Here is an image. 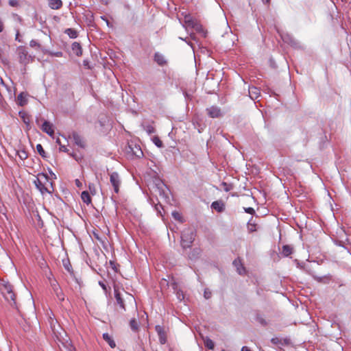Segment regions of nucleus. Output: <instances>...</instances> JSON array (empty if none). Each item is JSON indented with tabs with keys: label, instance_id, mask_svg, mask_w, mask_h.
Wrapping results in <instances>:
<instances>
[{
	"label": "nucleus",
	"instance_id": "f257e3e1",
	"mask_svg": "<svg viewBox=\"0 0 351 351\" xmlns=\"http://www.w3.org/2000/svg\"><path fill=\"white\" fill-rule=\"evenodd\" d=\"M34 184L43 195L45 193L51 194L53 192V182L49 180V178L46 173H38L34 180Z\"/></svg>",
	"mask_w": 351,
	"mask_h": 351
},
{
	"label": "nucleus",
	"instance_id": "f03ea898",
	"mask_svg": "<svg viewBox=\"0 0 351 351\" xmlns=\"http://www.w3.org/2000/svg\"><path fill=\"white\" fill-rule=\"evenodd\" d=\"M0 291L5 299L10 304V305L16 308L18 306L16 302V295L13 291V286L4 279L0 280Z\"/></svg>",
	"mask_w": 351,
	"mask_h": 351
},
{
	"label": "nucleus",
	"instance_id": "7ed1b4c3",
	"mask_svg": "<svg viewBox=\"0 0 351 351\" xmlns=\"http://www.w3.org/2000/svg\"><path fill=\"white\" fill-rule=\"evenodd\" d=\"M196 236L195 230L193 228H185L181 233V245L184 249L191 247Z\"/></svg>",
	"mask_w": 351,
	"mask_h": 351
},
{
	"label": "nucleus",
	"instance_id": "20e7f679",
	"mask_svg": "<svg viewBox=\"0 0 351 351\" xmlns=\"http://www.w3.org/2000/svg\"><path fill=\"white\" fill-rule=\"evenodd\" d=\"M125 151L128 154L134 156L136 158H141L143 155L141 147L133 143H128V146L125 147Z\"/></svg>",
	"mask_w": 351,
	"mask_h": 351
},
{
	"label": "nucleus",
	"instance_id": "39448f33",
	"mask_svg": "<svg viewBox=\"0 0 351 351\" xmlns=\"http://www.w3.org/2000/svg\"><path fill=\"white\" fill-rule=\"evenodd\" d=\"M110 182L113 186L114 192L118 193L119 191V186L121 184V179L117 172H112L110 173Z\"/></svg>",
	"mask_w": 351,
	"mask_h": 351
},
{
	"label": "nucleus",
	"instance_id": "423d86ee",
	"mask_svg": "<svg viewBox=\"0 0 351 351\" xmlns=\"http://www.w3.org/2000/svg\"><path fill=\"white\" fill-rule=\"evenodd\" d=\"M279 34L280 36V38L283 40V42L287 43L288 45H290L293 47H297L298 45V41L289 34L285 33V32H279Z\"/></svg>",
	"mask_w": 351,
	"mask_h": 351
},
{
	"label": "nucleus",
	"instance_id": "0eeeda50",
	"mask_svg": "<svg viewBox=\"0 0 351 351\" xmlns=\"http://www.w3.org/2000/svg\"><path fill=\"white\" fill-rule=\"evenodd\" d=\"M155 330L158 335L160 343L165 344L167 342V335L165 328L160 325H157Z\"/></svg>",
	"mask_w": 351,
	"mask_h": 351
},
{
	"label": "nucleus",
	"instance_id": "6e6552de",
	"mask_svg": "<svg viewBox=\"0 0 351 351\" xmlns=\"http://www.w3.org/2000/svg\"><path fill=\"white\" fill-rule=\"evenodd\" d=\"M41 130L47 133L50 136H53L54 134V130L53 128V125L49 122L48 121H43V124L40 126Z\"/></svg>",
	"mask_w": 351,
	"mask_h": 351
},
{
	"label": "nucleus",
	"instance_id": "1a4fd4ad",
	"mask_svg": "<svg viewBox=\"0 0 351 351\" xmlns=\"http://www.w3.org/2000/svg\"><path fill=\"white\" fill-rule=\"evenodd\" d=\"M208 116L211 118H219L222 116L221 109L217 106H211L206 109Z\"/></svg>",
	"mask_w": 351,
	"mask_h": 351
},
{
	"label": "nucleus",
	"instance_id": "9d476101",
	"mask_svg": "<svg viewBox=\"0 0 351 351\" xmlns=\"http://www.w3.org/2000/svg\"><path fill=\"white\" fill-rule=\"evenodd\" d=\"M51 287L53 288V292L56 295L58 299L62 302L64 300V295L62 292V289L60 287L59 285L56 282H51Z\"/></svg>",
	"mask_w": 351,
	"mask_h": 351
},
{
	"label": "nucleus",
	"instance_id": "9b49d317",
	"mask_svg": "<svg viewBox=\"0 0 351 351\" xmlns=\"http://www.w3.org/2000/svg\"><path fill=\"white\" fill-rule=\"evenodd\" d=\"M19 58L21 63L26 64L29 62L30 56L25 49H19Z\"/></svg>",
	"mask_w": 351,
	"mask_h": 351
},
{
	"label": "nucleus",
	"instance_id": "f8f14e48",
	"mask_svg": "<svg viewBox=\"0 0 351 351\" xmlns=\"http://www.w3.org/2000/svg\"><path fill=\"white\" fill-rule=\"evenodd\" d=\"M73 138L74 143L75 145L79 146L80 147L84 148L85 147V142L84 141L83 138L75 132H72L71 135L70 136Z\"/></svg>",
	"mask_w": 351,
	"mask_h": 351
},
{
	"label": "nucleus",
	"instance_id": "ddd939ff",
	"mask_svg": "<svg viewBox=\"0 0 351 351\" xmlns=\"http://www.w3.org/2000/svg\"><path fill=\"white\" fill-rule=\"evenodd\" d=\"M114 297L116 298L117 304L120 306L121 308L125 310V307L124 304V298L116 287H114Z\"/></svg>",
	"mask_w": 351,
	"mask_h": 351
},
{
	"label": "nucleus",
	"instance_id": "4468645a",
	"mask_svg": "<svg viewBox=\"0 0 351 351\" xmlns=\"http://www.w3.org/2000/svg\"><path fill=\"white\" fill-rule=\"evenodd\" d=\"M211 208L219 213H221L225 209V205L222 201H215L212 203Z\"/></svg>",
	"mask_w": 351,
	"mask_h": 351
},
{
	"label": "nucleus",
	"instance_id": "2eb2a0df",
	"mask_svg": "<svg viewBox=\"0 0 351 351\" xmlns=\"http://www.w3.org/2000/svg\"><path fill=\"white\" fill-rule=\"evenodd\" d=\"M293 247L290 245H284L282 247L281 254L285 256H289L291 254L293 253Z\"/></svg>",
	"mask_w": 351,
	"mask_h": 351
},
{
	"label": "nucleus",
	"instance_id": "dca6fc26",
	"mask_svg": "<svg viewBox=\"0 0 351 351\" xmlns=\"http://www.w3.org/2000/svg\"><path fill=\"white\" fill-rule=\"evenodd\" d=\"M48 5L53 10H58L62 6V1L61 0H49Z\"/></svg>",
	"mask_w": 351,
	"mask_h": 351
},
{
	"label": "nucleus",
	"instance_id": "f3484780",
	"mask_svg": "<svg viewBox=\"0 0 351 351\" xmlns=\"http://www.w3.org/2000/svg\"><path fill=\"white\" fill-rule=\"evenodd\" d=\"M154 61L160 66H163L167 62L164 56L158 52L154 54Z\"/></svg>",
	"mask_w": 351,
	"mask_h": 351
},
{
	"label": "nucleus",
	"instance_id": "a211bd4d",
	"mask_svg": "<svg viewBox=\"0 0 351 351\" xmlns=\"http://www.w3.org/2000/svg\"><path fill=\"white\" fill-rule=\"evenodd\" d=\"M71 49L77 56H81L82 55V49L80 43L77 42L73 43Z\"/></svg>",
	"mask_w": 351,
	"mask_h": 351
},
{
	"label": "nucleus",
	"instance_id": "6ab92c4d",
	"mask_svg": "<svg viewBox=\"0 0 351 351\" xmlns=\"http://www.w3.org/2000/svg\"><path fill=\"white\" fill-rule=\"evenodd\" d=\"M259 95L260 91L256 87L252 86L249 88V95L252 99H256Z\"/></svg>",
	"mask_w": 351,
	"mask_h": 351
},
{
	"label": "nucleus",
	"instance_id": "aec40b11",
	"mask_svg": "<svg viewBox=\"0 0 351 351\" xmlns=\"http://www.w3.org/2000/svg\"><path fill=\"white\" fill-rule=\"evenodd\" d=\"M17 101L19 106H23L27 103V99L26 98V95L24 93H21L17 96Z\"/></svg>",
	"mask_w": 351,
	"mask_h": 351
},
{
	"label": "nucleus",
	"instance_id": "412c9836",
	"mask_svg": "<svg viewBox=\"0 0 351 351\" xmlns=\"http://www.w3.org/2000/svg\"><path fill=\"white\" fill-rule=\"evenodd\" d=\"M103 338L108 343L110 348H114L116 347V343L112 339V338L110 336L109 334L104 333Z\"/></svg>",
	"mask_w": 351,
	"mask_h": 351
},
{
	"label": "nucleus",
	"instance_id": "4be33fe9",
	"mask_svg": "<svg viewBox=\"0 0 351 351\" xmlns=\"http://www.w3.org/2000/svg\"><path fill=\"white\" fill-rule=\"evenodd\" d=\"M81 198L86 204H89L91 202V197L88 191H83L81 194Z\"/></svg>",
	"mask_w": 351,
	"mask_h": 351
},
{
	"label": "nucleus",
	"instance_id": "5701e85b",
	"mask_svg": "<svg viewBox=\"0 0 351 351\" xmlns=\"http://www.w3.org/2000/svg\"><path fill=\"white\" fill-rule=\"evenodd\" d=\"M233 264L235 267H237V271L239 274H242L244 273L245 268L243 267L239 260H234Z\"/></svg>",
	"mask_w": 351,
	"mask_h": 351
},
{
	"label": "nucleus",
	"instance_id": "b1692460",
	"mask_svg": "<svg viewBox=\"0 0 351 351\" xmlns=\"http://www.w3.org/2000/svg\"><path fill=\"white\" fill-rule=\"evenodd\" d=\"M204 346L209 350H213L215 348V343L212 339L208 337H206L204 339Z\"/></svg>",
	"mask_w": 351,
	"mask_h": 351
},
{
	"label": "nucleus",
	"instance_id": "393cba45",
	"mask_svg": "<svg viewBox=\"0 0 351 351\" xmlns=\"http://www.w3.org/2000/svg\"><path fill=\"white\" fill-rule=\"evenodd\" d=\"M130 326L131 328V329L134 331V332H137L138 330V322L136 321V319L133 318L130 320Z\"/></svg>",
	"mask_w": 351,
	"mask_h": 351
},
{
	"label": "nucleus",
	"instance_id": "a878e982",
	"mask_svg": "<svg viewBox=\"0 0 351 351\" xmlns=\"http://www.w3.org/2000/svg\"><path fill=\"white\" fill-rule=\"evenodd\" d=\"M65 33L71 38H75L77 36V31L71 28L66 29Z\"/></svg>",
	"mask_w": 351,
	"mask_h": 351
},
{
	"label": "nucleus",
	"instance_id": "bb28decb",
	"mask_svg": "<svg viewBox=\"0 0 351 351\" xmlns=\"http://www.w3.org/2000/svg\"><path fill=\"white\" fill-rule=\"evenodd\" d=\"M36 150L38 152V154L43 157L46 158V153L43 147V146L40 144H38L36 145Z\"/></svg>",
	"mask_w": 351,
	"mask_h": 351
},
{
	"label": "nucleus",
	"instance_id": "cd10ccee",
	"mask_svg": "<svg viewBox=\"0 0 351 351\" xmlns=\"http://www.w3.org/2000/svg\"><path fill=\"white\" fill-rule=\"evenodd\" d=\"M17 155L19 156V157L21 160H25V159H26V158H27V156H28L27 153L25 150H23V149H22V150H19V151L17 152Z\"/></svg>",
	"mask_w": 351,
	"mask_h": 351
},
{
	"label": "nucleus",
	"instance_id": "c85d7f7f",
	"mask_svg": "<svg viewBox=\"0 0 351 351\" xmlns=\"http://www.w3.org/2000/svg\"><path fill=\"white\" fill-rule=\"evenodd\" d=\"M153 142L158 147H163V143L158 136H154L153 138Z\"/></svg>",
	"mask_w": 351,
	"mask_h": 351
},
{
	"label": "nucleus",
	"instance_id": "c756f323",
	"mask_svg": "<svg viewBox=\"0 0 351 351\" xmlns=\"http://www.w3.org/2000/svg\"><path fill=\"white\" fill-rule=\"evenodd\" d=\"M8 4L11 7H19L20 6V0H9Z\"/></svg>",
	"mask_w": 351,
	"mask_h": 351
},
{
	"label": "nucleus",
	"instance_id": "7c9ffc66",
	"mask_svg": "<svg viewBox=\"0 0 351 351\" xmlns=\"http://www.w3.org/2000/svg\"><path fill=\"white\" fill-rule=\"evenodd\" d=\"M172 216L176 220L182 221V215L178 212L173 211L172 213Z\"/></svg>",
	"mask_w": 351,
	"mask_h": 351
},
{
	"label": "nucleus",
	"instance_id": "2f4dec72",
	"mask_svg": "<svg viewBox=\"0 0 351 351\" xmlns=\"http://www.w3.org/2000/svg\"><path fill=\"white\" fill-rule=\"evenodd\" d=\"M63 265H64V268L68 271H71V269H72V267L69 263V261H63Z\"/></svg>",
	"mask_w": 351,
	"mask_h": 351
},
{
	"label": "nucleus",
	"instance_id": "473e14b6",
	"mask_svg": "<svg viewBox=\"0 0 351 351\" xmlns=\"http://www.w3.org/2000/svg\"><path fill=\"white\" fill-rule=\"evenodd\" d=\"M247 228L249 232H252L256 231V224L254 223H248Z\"/></svg>",
	"mask_w": 351,
	"mask_h": 351
},
{
	"label": "nucleus",
	"instance_id": "72a5a7b5",
	"mask_svg": "<svg viewBox=\"0 0 351 351\" xmlns=\"http://www.w3.org/2000/svg\"><path fill=\"white\" fill-rule=\"evenodd\" d=\"M145 130L149 134L155 132V128L149 125L146 126Z\"/></svg>",
	"mask_w": 351,
	"mask_h": 351
},
{
	"label": "nucleus",
	"instance_id": "f704fd0d",
	"mask_svg": "<svg viewBox=\"0 0 351 351\" xmlns=\"http://www.w3.org/2000/svg\"><path fill=\"white\" fill-rule=\"evenodd\" d=\"M212 295V293L210 290L208 289H206L204 290V296L206 299H209Z\"/></svg>",
	"mask_w": 351,
	"mask_h": 351
},
{
	"label": "nucleus",
	"instance_id": "c9c22d12",
	"mask_svg": "<svg viewBox=\"0 0 351 351\" xmlns=\"http://www.w3.org/2000/svg\"><path fill=\"white\" fill-rule=\"evenodd\" d=\"M199 249H195L193 250V252L191 255L189 256L190 258H193L195 257V256H198L199 254Z\"/></svg>",
	"mask_w": 351,
	"mask_h": 351
},
{
	"label": "nucleus",
	"instance_id": "e433bc0d",
	"mask_svg": "<svg viewBox=\"0 0 351 351\" xmlns=\"http://www.w3.org/2000/svg\"><path fill=\"white\" fill-rule=\"evenodd\" d=\"M245 211L247 213H249V214H251V215H253L255 213V210L253 208H251V207H249V208H245Z\"/></svg>",
	"mask_w": 351,
	"mask_h": 351
},
{
	"label": "nucleus",
	"instance_id": "4c0bfd02",
	"mask_svg": "<svg viewBox=\"0 0 351 351\" xmlns=\"http://www.w3.org/2000/svg\"><path fill=\"white\" fill-rule=\"evenodd\" d=\"M30 46L32 47H39L40 45L38 43V42L35 40H32L30 41V43H29Z\"/></svg>",
	"mask_w": 351,
	"mask_h": 351
},
{
	"label": "nucleus",
	"instance_id": "58836bf2",
	"mask_svg": "<svg viewBox=\"0 0 351 351\" xmlns=\"http://www.w3.org/2000/svg\"><path fill=\"white\" fill-rule=\"evenodd\" d=\"M185 22L189 26L194 27V22L191 19H189L187 17L185 18Z\"/></svg>",
	"mask_w": 351,
	"mask_h": 351
},
{
	"label": "nucleus",
	"instance_id": "ea45409f",
	"mask_svg": "<svg viewBox=\"0 0 351 351\" xmlns=\"http://www.w3.org/2000/svg\"><path fill=\"white\" fill-rule=\"evenodd\" d=\"M271 343H274V344H278V343H281V340H280L277 337H275V338H272L271 340Z\"/></svg>",
	"mask_w": 351,
	"mask_h": 351
},
{
	"label": "nucleus",
	"instance_id": "a19ab883",
	"mask_svg": "<svg viewBox=\"0 0 351 351\" xmlns=\"http://www.w3.org/2000/svg\"><path fill=\"white\" fill-rule=\"evenodd\" d=\"M60 151L69 153V149L64 145H60Z\"/></svg>",
	"mask_w": 351,
	"mask_h": 351
},
{
	"label": "nucleus",
	"instance_id": "79ce46f5",
	"mask_svg": "<svg viewBox=\"0 0 351 351\" xmlns=\"http://www.w3.org/2000/svg\"><path fill=\"white\" fill-rule=\"evenodd\" d=\"M99 285L102 287V289L106 292L107 291V287H106V284L102 282V281H99Z\"/></svg>",
	"mask_w": 351,
	"mask_h": 351
},
{
	"label": "nucleus",
	"instance_id": "37998d69",
	"mask_svg": "<svg viewBox=\"0 0 351 351\" xmlns=\"http://www.w3.org/2000/svg\"><path fill=\"white\" fill-rule=\"evenodd\" d=\"M280 343L282 344V345H288V344L290 343V339H287V338L284 339H283V342L281 341Z\"/></svg>",
	"mask_w": 351,
	"mask_h": 351
},
{
	"label": "nucleus",
	"instance_id": "c03bdc74",
	"mask_svg": "<svg viewBox=\"0 0 351 351\" xmlns=\"http://www.w3.org/2000/svg\"><path fill=\"white\" fill-rule=\"evenodd\" d=\"M75 184H76V186H77V187H79V188L82 187V182H81L78 179H76V180H75Z\"/></svg>",
	"mask_w": 351,
	"mask_h": 351
},
{
	"label": "nucleus",
	"instance_id": "a18cd8bd",
	"mask_svg": "<svg viewBox=\"0 0 351 351\" xmlns=\"http://www.w3.org/2000/svg\"><path fill=\"white\" fill-rule=\"evenodd\" d=\"M177 295H178V299L180 300H182L184 299V295L182 293V292L180 293L179 291L177 293Z\"/></svg>",
	"mask_w": 351,
	"mask_h": 351
},
{
	"label": "nucleus",
	"instance_id": "49530a36",
	"mask_svg": "<svg viewBox=\"0 0 351 351\" xmlns=\"http://www.w3.org/2000/svg\"><path fill=\"white\" fill-rule=\"evenodd\" d=\"M43 121V119L40 117H37L36 119V123L38 125H40V122Z\"/></svg>",
	"mask_w": 351,
	"mask_h": 351
},
{
	"label": "nucleus",
	"instance_id": "de8ad7c7",
	"mask_svg": "<svg viewBox=\"0 0 351 351\" xmlns=\"http://www.w3.org/2000/svg\"><path fill=\"white\" fill-rule=\"evenodd\" d=\"M125 295L127 296V298L128 300H134L133 296L132 295L128 294L127 292H125Z\"/></svg>",
	"mask_w": 351,
	"mask_h": 351
},
{
	"label": "nucleus",
	"instance_id": "09e8293b",
	"mask_svg": "<svg viewBox=\"0 0 351 351\" xmlns=\"http://www.w3.org/2000/svg\"><path fill=\"white\" fill-rule=\"evenodd\" d=\"M241 351H251L250 349L247 347V346H243L242 348H241Z\"/></svg>",
	"mask_w": 351,
	"mask_h": 351
},
{
	"label": "nucleus",
	"instance_id": "8fccbe9b",
	"mask_svg": "<svg viewBox=\"0 0 351 351\" xmlns=\"http://www.w3.org/2000/svg\"><path fill=\"white\" fill-rule=\"evenodd\" d=\"M73 158H75L76 160H78L80 158L77 156L75 154H69Z\"/></svg>",
	"mask_w": 351,
	"mask_h": 351
},
{
	"label": "nucleus",
	"instance_id": "3c124183",
	"mask_svg": "<svg viewBox=\"0 0 351 351\" xmlns=\"http://www.w3.org/2000/svg\"><path fill=\"white\" fill-rule=\"evenodd\" d=\"M222 184H223V186H226L225 190H226V191H229V189H228V186H228V184H227L226 182H223V183H222Z\"/></svg>",
	"mask_w": 351,
	"mask_h": 351
},
{
	"label": "nucleus",
	"instance_id": "603ef678",
	"mask_svg": "<svg viewBox=\"0 0 351 351\" xmlns=\"http://www.w3.org/2000/svg\"><path fill=\"white\" fill-rule=\"evenodd\" d=\"M56 143H58L59 145H62L59 138L56 139Z\"/></svg>",
	"mask_w": 351,
	"mask_h": 351
},
{
	"label": "nucleus",
	"instance_id": "864d4df0",
	"mask_svg": "<svg viewBox=\"0 0 351 351\" xmlns=\"http://www.w3.org/2000/svg\"><path fill=\"white\" fill-rule=\"evenodd\" d=\"M264 3H269L271 0H262Z\"/></svg>",
	"mask_w": 351,
	"mask_h": 351
},
{
	"label": "nucleus",
	"instance_id": "5fc2aeb1",
	"mask_svg": "<svg viewBox=\"0 0 351 351\" xmlns=\"http://www.w3.org/2000/svg\"><path fill=\"white\" fill-rule=\"evenodd\" d=\"M19 32H17L16 35V40H18L19 39Z\"/></svg>",
	"mask_w": 351,
	"mask_h": 351
},
{
	"label": "nucleus",
	"instance_id": "6e6d98bb",
	"mask_svg": "<svg viewBox=\"0 0 351 351\" xmlns=\"http://www.w3.org/2000/svg\"><path fill=\"white\" fill-rule=\"evenodd\" d=\"M0 81H1V84H3V80L1 78H0Z\"/></svg>",
	"mask_w": 351,
	"mask_h": 351
},
{
	"label": "nucleus",
	"instance_id": "4d7b16f0",
	"mask_svg": "<svg viewBox=\"0 0 351 351\" xmlns=\"http://www.w3.org/2000/svg\"><path fill=\"white\" fill-rule=\"evenodd\" d=\"M1 97V94L0 93V98Z\"/></svg>",
	"mask_w": 351,
	"mask_h": 351
},
{
	"label": "nucleus",
	"instance_id": "13d9d810",
	"mask_svg": "<svg viewBox=\"0 0 351 351\" xmlns=\"http://www.w3.org/2000/svg\"><path fill=\"white\" fill-rule=\"evenodd\" d=\"M221 351H226L225 350H221Z\"/></svg>",
	"mask_w": 351,
	"mask_h": 351
}]
</instances>
